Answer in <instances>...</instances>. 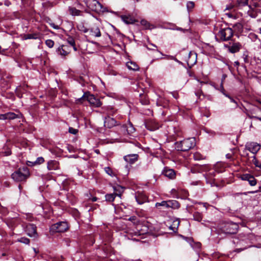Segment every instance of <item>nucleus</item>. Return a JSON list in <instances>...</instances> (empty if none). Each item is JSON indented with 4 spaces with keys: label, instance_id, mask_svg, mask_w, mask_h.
I'll list each match as a JSON object with an SVG mask.
<instances>
[{
    "label": "nucleus",
    "instance_id": "obj_1",
    "mask_svg": "<svg viewBox=\"0 0 261 261\" xmlns=\"http://www.w3.org/2000/svg\"><path fill=\"white\" fill-rule=\"evenodd\" d=\"M196 145L194 138H190L175 143V148L177 150L186 151L190 150Z\"/></svg>",
    "mask_w": 261,
    "mask_h": 261
},
{
    "label": "nucleus",
    "instance_id": "obj_2",
    "mask_svg": "<svg viewBox=\"0 0 261 261\" xmlns=\"http://www.w3.org/2000/svg\"><path fill=\"white\" fill-rule=\"evenodd\" d=\"M84 2L90 10L98 14H103L108 11L106 7L96 0H84Z\"/></svg>",
    "mask_w": 261,
    "mask_h": 261
},
{
    "label": "nucleus",
    "instance_id": "obj_3",
    "mask_svg": "<svg viewBox=\"0 0 261 261\" xmlns=\"http://www.w3.org/2000/svg\"><path fill=\"white\" fill-rule=\"evenodd\" d=\"M87 100L92 107H99L101 105V103L98 98H96L93 95L90 94L89 93H85L83 96L80 99H78L77 102L82 103L84 100Z\"/></svg>",
    "mask_w": 261,
    "mask_h": 261
},
{
    "label": "nucleus",
    "instance_id": "obj_4",
    "mask_svg": "<svg viewBox=\"0 0 261 261\" xmlns=\"http://www.w3.org/2000/svg\"><path fill=\"white\" fill-rule=\"evenodd\" d=\"M29 175L30 173L27 167H24L14 172L11 176L14 180L21 181L25 180Z\"/></svg>",
    "mask_w": 261,
    "mask_h": 261
},
{
    "label": "nucleus",
    "instance_id": "obj_5",
    "mask_svg": "<svg viewBox=\"0 0 261 261\" xmlns=\"http://www.w3.org/2000/svg\"><path fill=\"white\" fill-rule=\"evenodd\" d=\"M80 30L83 31L84 33H88L89 35L94 37H99L101 36V32L99 27L97 25H94L89 30L85 28L84 26L81 25L78 26Z\"/></svg>",
    "mask_w": 261,
    "mask_h": 261
},
{
    "label": "nucleus",
    "instance_id": "obj_6",
    "mask_svg": "<svg viewBox=\"0 0 261 261\" xmlns=\"http://www.w3.org/2000/svg\"><path fill=\"white\" fill-rule=\"evenodd\" d=\"M155 206L158 208L160 206H162L164 208H168L169 207L177 208L179 207V205L178 202L176 200H169L163 201L161 202H157L155 204Z\"/></svg>",
    "mask_w": 261,
    "mask_h": 261
},
{
    "label": "nucleus",
    "instance_id": "obj_7",
    "mask_svg": "<svg viewBox=\"0 0 261 261\" xmlns=\"http://www.w3.org/2000/svg\"><path fill=\"white\" fill-rule=\"evenodd\" d=\"M218 36L223 41L229 40L233 36V31L229 28H226L220 30Z\"/></svg>",
    "mask_w": 261,
    "mask_h": 261
},
{
    "label": "nucleus",
    "instance_id": "obj_8",
    "mask_svg": "<svg viewBox=\"0 0 261 261\" xmlns=\"http://www.w3.org/2000/svg\"><path fill=\"white\" fill-rule=\"evenodd\" d=\"M68 226L66 222H59L51 225L50 230L53 232H63L67 230Z\"/></svg>",
    "mask_w": 261,
    "mask_h": 261
},
{
    "label": "nucleus",
    "instance_id": "obj_9",
    "mask_svg": "<svg viewBox=\"0 0 261 261\" xmlns=\"http://www.w3.org/2000/svg\"><path fill=\"white\" fill-rule=\"evenodd\" d=\"M230 45H225V47L227 48L228 51L231 53H235L238 52L242 48V44L237 42L229 43Z\"/></svg>",
    "mask_w": 261,
    "mask_h": 261
},
{
    "label": "nucleus",
    "instance_id": "obj_10",
    "mask_svg": "<svg viewBox=\"0 0 261 261\" xmlns=\"http://www.w3.org/2000/svg\"><path fill=\"white\" fill-rule=\"evenodd\" d=\"M246 149L255 154L260 149V145L255 142H250L246 145Z\"/></svg>",
    "mask_w": 261,
    "mask_h": 261
},
{
    "label": "nucleus",
    "instance_id": "obj_11",
    "mask_svg": "<svg viewBox=\"0 0 261 261\" xmlns=\"http://www.w3.org/2000/svg\"><path fill=\"white\" fill-rule=\"evenodd\" d=\"M25 231L27 234L31 237H37L36 227L34 224H29L27 225Z\"/></svg>",
    "mask_w": 261,
    "mask_h": 261
},
{
    "label": "nucleus",
    "instance_id": "obj_12",
    "mask_svg": "<svg viewBox=\"0 0 261 261\" xmlns=\"http://www.w3.org/2000/svg\"><path fill=\"white\" fill-rule=\"evenodd\" d=\"M121 20L126 24H133L138 20L130 15H122L120 16Z\"/></svg>",
    "mask_w": 261,
    "mask_h": 261
},
{
    "label": "nucleus",
    "instance_id": "obj_13",
    "mask_svg": "<svg viewBox=\"0 0 261 261\" xmlns=\"http://www.w3.org/2000/svg\"><path fill=\"white\" fill-rule=\"evenodd\" d=\"M123 159L126 162L132 164L138 160V155L137 154H128L124 156Z\"/></svg>",
    "mask_w": 261,
    "mask_h": 261
},
{
    "label": "nucleus",
    "instance_id": "obj_14",
    "mask_svg": "<svg viewBox=\"0 0 261 261\" xmlns=\"http://www.w3.org/2000/svg\"><path fill=\"white\" fill-rule=\"evenodd\" d=\"M241 178L244 180H247L251 186H254L256 184V180L255 178L249 174H245L241 176Z\"/></svg>",
    "mask_w": 261,
    "mask_h": 261
},
{
    "label": "nucleus",
    "instance_id": "obj_15",
    "mask_svg": "<svg viewBox=\"0 0 261 261\" xmlns=\"http://www.w3.org/2000/svg\"><path fill=\"white\" fill-rule=\"evenodd\" d=\"M137 232H135V236H141L148 233V228L145 225L138 224L137 227Z\"/></svg>",
    "mask_w": 261,
    "mask_h": 261
},
{
    "label": "nucleus",
    "instance_id": "obj_16",
    "mask_svg": "<svg viewBox=\"0 0 261 261\" xmlns=\"http://www.w3.org/2000/svg\"><path fill=\"white\" fill-rule=\"evenodd\" d=\"M70 52V47L67 45H63L59 47L58 53L62 57H65Z\"/></svg>",
    "mask_w": 261,
    "mask_h": 261
},
{
    "label": "nucleus",
    "instance_id": "obj_17",
    "mask_svg": "<svg viewBox=\"0 0 261 261\" xmlns=\"http://www.w3.org/2000/svg\"><path fill=\"white\" fill-rule=\"evenodd\" d=\"M116 121L110 117H106L104 121L105 126L108 128H112L116 125Z\"/></svg>",
    "mask_w": 261,
    "mask_h": 261
},
{
    "label": "nucleus",
    "instance_id": "obj_18",
    "mask_svg": "<svg viewBox=\"0 0 261 261\" xmlns=\"http://www.w3.org/2000/svg\"><path fill=\"white\" fill-rule=\"evenodd\" d=\"M47 168L48 170H57L59 168V163L54 160H50L47 162Z\"/></svg>",
    "mask_w": 261,
    "mask_h": 261
},
{
    "label": "nucleus",
    "instance_id": "obj_19",
    "mask_svg": "<svg viewBox=\"0 0 261 261\" xmlns=\"http://www.w3.org/2000/svg\"><path fill=\"white\" fill-rule=\"evenodd\" d=\"M163 174L166 177L173 179L175 176V173L173 169L165 168L163 171Z\"/></svg>",
    "mask_w": 261,
    "mask_h": 261
},
{
    "label": "nucleus",
    "instance_id": "obj_20",
    "mask_svg": "<svg viewBox=\"0 0 261 261\" xmlns=\"http://www.w3.org/2000/svg\"><path fill=\"white\" fill-rule=\"evenodd\" d=\"M136 199L139 204H142L147 201V197L145 194L139 193L136 196Z\"/></svg>",
    "mask_w": 261,
    "mask_h": 261
},
{
    "label": "nucleus",
    "instance_id": "obj_21",
    "mask_svg": "<svg viewBox=\"0 0 261 261\" xmlns=\"http://www.w3.org/2000/svg\"><path fill=\"white\" fill-rule=\"evenodd\" d=\"M2 116H4V118H3V120L14 119L19 117V115L16 114L13 112H9L6 114H2Z\"/></svg>",
    "mask_w": 261,
    "mask_h": 261
},
{
    "label": "nucleus",
    "instance_id": "obj_22",
    "mask_svg": "<svg viewBox=\"0 0 261 261\" xmlns=\"http://www.w3.org/2000/svg\"><path fill=\"white\" fill-rule=\"evenodd\" d=\"M126 65L128 69L129 70L138 71L139 69V66L135 62L128 61L126 63Z\"/></svg>",
    "mask_w": 261,
    "mask_h": 261
},
{
    "label": "nucleus",
    "instance_id": "obj_23",
    "mask_svg": "<svg viewBox=\"0 0 261 261\" xmlns=\"http://www.w3.org/2000/svg\"><path fill=\"white\" fill-rule=\"evenodd\" d=\"M140 23L145 29H152L154 28L153 25L151 24L148 21L144 19L141 20Z\"/></svg>",
    "mask_w": 261,
    "mask_h": 261
},
{
    "label": "nucleus",
    "instance_id": "obj_24",
    "mask_svg": "<svg viewBox=\"0 0 261 261\" xmlns=\"http://www.w3.org/2000/svg\"><path fill=\"white\" fill-rule=\"evenodd\" d=\"M121 195V194L120 193L107 194L106 195V199L108 201H110V202L113 201L116 196L120 197Z\"/></svg>",
    "mask_w": 261,
    "mask_h": 261
},
{
    "label": "nucleus",
    "instance_id": "obj_25",
    "mask_svg": "<svg viewBox=\"0 0 261 261\" xmlns=\"http://www.w3.org/2000/svg\"><path fill=\"white\" fill-rule=\"evenodd\" d=\"M179 223V220L178 219L173 220L172 224L169 226L170 229L173 231H176L177 230Z\"/></svg>",
    "mask_w": 261,
    "mask_h": 261
},
{
    "label": "nucleus",
    "instance_id": "obj_26",
    "mask_svg": "<svg viewBox=\"0 0 261 261\" xmlns=\"http://www.w3.org/2000/svg\"><path fill=\"white\" fill-rule=\"evenodd\" d=\"M247 14L251 17L255 18L256 16V11L253 9L250 6H247Z\"/></svg>",
    "mask_w": 261,
    "mask_h": 261
},
{
    "label": "nucleus",
    "instance_id": "obj_27",
    "mask_svg": "<svg viewBox=\"0 0 261 261\" xmlns=\"http://www.w3.org/2000/svg\"><path fill=\"white\" fill-rule=\"evenodd\" d=\"M69 10L70 14H71L72 15L78 16V15H80L81 14V11L76 9L75 8L69 7Z\"/></svg>",
    "mask_w": 261,
    "mask_h": 261
},
{
    "label": "nucleus",
    "instance_id": "obj_28",
    "mask_svg": "<svg viewBox=\"0 0 261 261\" xmlns=\"http://www.w3.org/2000/svg\"><path fill=\"white\" fill-rule=\"evenodd\" d=\"M251 163L254 164L256 167H258L261 169V163H260L255 158V155L253 156Z\"/></svg>",
    "mask_w": 261,
    "mask_h": 261
},
{
    "label": "nucleus",
    "instance_id": "obj_29",
    "mask_svg": "<svg viewBox=\"0 0 261 261\" xmlns=\"http://www.w3.org/2000/svg\"><path fill=\"white\" fill-rule=\"evenodd\" d=\"M126 129L128 134H132L135 131V129L132 124H129L128 126H127Z\"/></svg>",
    "mask_w": 261,
    "mask_h": 261
},
{
    "label": "nucleus",
    "instance_id": "obj_30",
    "mask_svg": "<svg viewBox=\"0 0 261 261\" xmlns=\"http://www.w3.org/2000/svg\"><path fill=\"white\" fill-rule=\"evenodd\" d=\"M248 0H237L238 5L239 6H248Z\"/></svg>",
    "mask_w": 261,
    "mask_h": 261
},
{
    "label": "nucleus",
    "instance_id": "obj_31",
    "mask_svg": "<svg viewBox=\"0 0 261 261\" xmlns=\"http://www.w3.org/2000/svg\"><path fill=\"white\" fill-rule=\"evenodd\" d=\"M195 4L193 2L189 1L187 3V8L188 11H191L194 7Z\"/></svg>",
    "mask_w": 261,
    "mask_h": 261
},
{
    "label": "nucleus",
    "instance_id": "obj_32",
    "mask_svg": "<svg viewBox=\"0 0 261 261\" xmlns=\"http://www.w3.org/2000/svg\"><path fill=\"white\" fill-rule=\"evenodd\" d=\"M17 241L25 244H29L30 243V240L24 237H22L18 239Z\"/></svg>",
    "mask_w": 261,
    "mask_h": 261
},
{
    "label": "nucleus",
    "instance_id": "obj_33",
    "mask_svg": "<svg viewBox=\"0 0 261 261\" xmlns=\"http://www.w3.org/2000/svg\"><path fill=\"white\" fill-rule=\"evenodd\" d=\"M105 171L109 175L111 176H114L113 172L111 168L107 167L104 168Z\"/></svg>",
    "mask_w": 261,
    "mask_h": 261
},
{
    "label": "nucleus",
    "instance_id": "obj_34",
    "mask_svg": "<svg viewBox=\"0 0 261 261\" xmlns=\"http://www.w3.org/2000/svg\"><path fill=\"white\" fill-rule=\"evenodd\" d=\"M194 219L197 221H200L202 220V216L201 214L199 213H195L194 214Z\"/></svg>",
    "mask_w": 261,
    "mask_h": 261
},
{
    "label": "nucleus",
    "instance_id": "obj_35",
    "mask_svg": "<svg viewBox=\"0 0 261 261\" xmlns=\"http://www.w3.org/2000/svg\"><path fill=\"white\" fill-rule=\"evenodd\" d=\"M106 109L108 114L113 115L114 114L115 110L113 107L109 106L107 107Z\"/></svg>",
    "mask_w": 261,
    "mask_h": 261
},
{
    "label": "nucleus",
    "instance_id": "obj_36",
    "mask_svg": "<svg viewBox=\"0 0 261 261\" xmlns=\"http://www.w3.org/2000/svg\"><path fill=\"white\" fill-rule=\"evenodd\" d=\"M45 44L48 47L52 48L54 45V42L51 39H48L46 40Z\"/></svg>",
    "mask_w": 261,
    "mask_h": 261
},
{
    "label": "nucleus",
    "instance_id": "obj_37",
    "mask_svg": "<svg viewBox=\"0 0 261 261\" xmlns=\"http://www.w3.org/2000/svg\"><path fill=\"white\" fill-rule=\"evenodd\" d=\"M44 162V160L42 157H39L37 159L34 164H40Z\"/></svg>",
    "mask_w": 261,
    "mask_h": 261
},
{
    "label": "nucleus",
    "instance_id": "obj_38",
    "mask_svg": "<svg viewBox=\"0 0 261 261\" xmlns=\"http://www.w3.org/2000/svg\"><path fill=\"white\" fill-rule=\"evenodd\" d=\"M195 160H199L202 159V156L199 153H195L193 155Z\"/></svg>",
    "mask_w": 261,
    "mask_h": 261
},
{
    "label": "nucleus",
    "instance_id": "obj_39",
    "mask_svg": "<svg viewBox=\"0 0 261 261\" xmlns=\"http://www.w3.org/2000/svg\"><path fill=\"white\" fill-rule=\"evenodd\" d=\"M67 42L71 46H74L75 45V41L72 37H68L67 39Z\"/></svg>",
    "mask_w": 261,
    "mask_h": 261
},
{
    "label": "nucleus",
    "instance_id": "obj_40",
    "mask_svg": "<svg viewBox=\"0 0 261 261\" xmlns=\"http://www.w3.org/2000/svg\"><path fill=\"white\" fill-rule=\"evenodd\" d=\"M78 130L76 129H75L72 127L69 128V132L72 134L75 135L77 133Z\"/></svg>",
    "mask_w": 261,
    "mask_h": 261
},
{
    "label": "nucleus",
    "instance_id": "obj_41",
    "mask_svg": "<svg viewBox=\"0 0 261 261\" xmlns=\"http://www.w3.org/2000/svg\"><path fill=\"white\" fill-rule=\"evenodd\" d=\"M37 37L36 35L34 34H28L27 35V37H26V39H36Z\"/></svg>",
    "mask_w": 261,
    "mask_h": 261
},
{
    "label": "nucleus",
    "instance_id": "obj_42",
    "mask_svg": "<svg viewBox=\"0 0 261 261\" xmlns=\"http://www.w3.org/2000/svg\"><path fill=\"white\" fill-rule=\"evenodd\" d=\"M156 105L159 106H163V107H165L166 103H162V99H158V100L157 101Z\"/></svg>",
    "mask_w": 261,
    "mask_h": 261
},
{
    "label": "nucleus",
    "instance_id": "obj_43",
    "mask_svg": "<svg viewBox=\"0 0 261 261\" xmlns=\"http://www.w3.org/2000/svg\"><path fill=\"white\" fill-rule=\"evenodd\" d=\"M49 25L52 27L54 29H56V30H58L60 28L59 26L58 25H56L53 22H49Z\"/></svg>",
    "mask_w": 261,
    "mask_h": 261
},
{
    "label": "nucleus",
    "instance_id": "obj_44",
    "mask_svg": "<svg viewBox=\"0 0 261 261\" xmlns=\"http://www.w3.org/2000/svg\"><path fill=\"white\" fill-rule=\"evenodd\" d=\"M129 220L131 221H133L134 222V223H136V222H138V221L137 220V219L136 218V217L135 216H133V217H131L129 218Z\"/></svg>",
    "mask_w": 261,
    "mask_h": 261
},
{
    "label": "nucleus",
    "instance_id": "obj_45",
    "mask_svg": "<svg viewBox=\"0 0 261 261\" xmlns=\"http://www.w3.org/2000/svg\"><path fill=\"white\" fill-rule=\"evenodd\" d=\"M226 96L230 99L231 102L234 103L236 104V106L237 107L238 104H237V102L233 98H232L231 97H230V96H229L227 95H226Z\"/></svg>",
    "mask_w": 261,
    "mask_h": 261
},
{
    "label": "nucleus",
    "instance_id": "obj_46",
    "mask_svg": "<svg viewBox=\"0 0 261 261\" xmlns=\"http://www.w3.org/2000/svg\"><path fill=\"white\" fill-rule=\"evenodd\" d=\"M11 151H10V150H7V151H6V152H5V155H6V156H8V155H10V154H11Z\"/></svg>",
    "mask_w": 261,
    "mask_h": 261
},
{
    "label": "nucleus",
    "instance_id": "obj_47",
    "mask_svg": "<svg viewBox=\"0 0 261 261\" xmlns=\"http://www.w3.org/2000/svg\"><path fill=\"white\" fill-rule=\"evenodd\" d=\"M27 217L26 218L28 219L29 221H31V217L32 216L30 215H26Z\"/></svg>",
    "mask_w": 261,
    "mask_h": 261
},
{
    "label": "nucleus",
    "instance_id": "obj_48",
    "mask_svg": "<svg viewBox=\"0 0 261 261\" xmlns=\"http://www.w3.org/2000/svg\"><path fill=\"white\" fill-rule=\"evenodd\" d=\"M5 52V50H2V47L0 46V54H2Z\"/></svg>",
    "mask_w": 261,
    "mask_h": 261
},
{
    "label": "nucleus",
    "instance_id": "obj_49",
    "mask_svg": "<svg viewBox=\"0 0 261 261\" xmlns=\"http://www.w3.org/2000/svg\"><path fill=\"white\" fill-rule=\"evenodd\" d=\"M92 201H96L97 200V198L96 197H93L92 199Z\"/></svg>",
    "mask_w": 261,
    "mask_h": 261
},
{
    "label": "nucleus",
    "instance_id": "obj_50",
    "mask_svg": "<svg viewBox=\"0 0 261 261\" xmlns=\"http://www.w3.org/2000/svg\"><path fill=\"white\" fill-rule=\"evenodd\" d=\"M234 64H235V65H237V66H239V62H238V61L235 62H234Z\"/></svg>",
    "mask_w": 261,
    "mask_h": 261
},
{
    "label": "nucleus",
    "instance_id": "obj_51",
    "mask_svg": "<svg viewBox=\"0 0 261 261\" xmlns=\"http://www.w3.org/2000/svg\"><path fill=\"white\" fill-rule=\"evenodd\" d=\"M3 118H4V116H2V114H0V119L3 120Z\"/></svg>",
    "mask_w": 261,
    "mask_h": 261
},
{
    "label": "nucleus",
    "instance_id": "obj_52",
    "mask_svg": "<svg viewBox=\"0 0 261 261\" xmlns=\"http://www.w3.org/2000/svg\"><path fill=\"white\" fill-rule=\"evenodd\" d=\"M147 128H148V129H150V130H154V129L158 128V127H156V128H152V129H150V128H148V127H147Z\"/></svg>",
    "mask_w": 261,
    "mask_h": 261
},
{
    "label": "nucleus",
    "instance_id": "obj_53",
    "mask_svg": "<svg viewBox=\"0 0 261 261\" xmlns=\"http://www.w3.org/2000/svg\"><path fill=\"white\" fill-rule=\"evenodd\" d=\"M73 46V47L74 50L75 51H76V50H77V49H76V47L75 46V45H74V46Z\"/></svg>",
    "mask_w": 261,
    "mask_h": 261
},
{
    "label": "nucleus",
    "instance_id": "obj_54",
    "mask_svg": "<svg viewBox=\"0 0 261 261\" xmlns=\"http://www.w3.org/2000/svg\"><path fill=\"white\" fill-rule=\"evenodd\" d=\"M177 30H182V29H181V28H178V29H177Z\"/></svg>",
    "mask_w": 261,
    "mask_h": 261
},
{
    "label": "nucleus",
    "instance_id": "obj_55",
    "mask_svg": "<svg viewBox=\"0 0 261 261\" xmlns=\"http://www.w3.org/2000/svg\"><path fill=\"white\" fill-rule=\"evenodd\" d=\"M134 239V240H138V239H136V238H134V239Z\"/></svg>",
    "mask_w": 261,
    "mask_h": 261
},
{
    "label": "nucleus",
    "instance_id": "obj_56",
    "mask_svg": "<svg viewBox=\"0 0 261 261\" xmlns=\"http://www.w3.org/2000/svg\"><path fill=\"white\" fill-rule=\"evenodd\" d=\"M260 33H261V28L260 29Z\"/></svg>",
    "mask_w": 261,
    "mask_h": 261
}]
</instances>
